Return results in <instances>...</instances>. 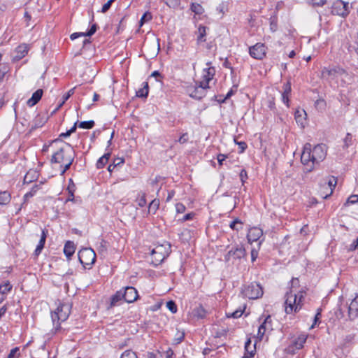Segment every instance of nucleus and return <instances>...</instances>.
Listing matches in <instances>:
<instances>
[{
  "label": "nucleus",
  "mask_w": 358,
  "mask_h": 358,
  "mask_svg": "<svg viewBox=\"0 0 358 358\" xmlns=\"http://www.w3.org/2000/svg\"><path fill=\"white\" fill-rule=\"evenodd\" d=\"M291 85L289 83H287L284 85L283 86V92L284 94H290V92H291Z\"/></svg>",
  "instance_id": "obj_53"
},
{
  "label": "nucleus",
  "mask_w": 358,
  "mask_h": 358,
  "mask_svg": "<svg viewBox=\"0 0 358 358\" xmlns=\"http://www.w3.org/2000/svg\"><path fill=\"white\" fill-rule=\"evenodd\" d=\"M188 141V135L187 133L185 134H183L180 137V138L178 139V142L180 143H185L186 142H187Z\"/></svg>",
  "instance_id": "obj_63"
},
{
  "label": "nucleus",
  "mask_w": 358,
  "mask_h": 358,
  "mask_svg": "<svg viewBox=\"0 0 358 358\" xmlns=\"http://www.w3.org/2000/svg\"><path fill=\"white\" fill-rule=\"evenodd\" d=\"M215 70L213 67L206 68L203 70V80L200 83H206L207 87L209 88V82L213 80Z\"/></svg>",
  "instance_id": "obj_19"
},
{
  "label": "nucleus",
  "mask_w": 358,
  "mask_h": 358,
  "mask_svg": "<svg viewBox=\"0 0 358 358\" xmlns=\"http://www.w3.org/2000/svg\"><path fill=\"white\" fill-rule=\"evenodd\" d=\"M352 135L348 133L344 139V143L346 148L349 147L352 144Z\"/></svg>",
  "instance_id": "obj_50"
},
{
  "label": "nucleus",
  "mask_w": 358,
  "mask_h": 358,
  "mask_svg": "<svg viewBox=\"0 0 358 358\" xmlns=\"http://www.w3.org/2000/svg\"><path fill=\"white\" fill-rule=\"evenodd\" d=\"M71 313V306L69 303L58 305L55 310L51 313V318L53 324L52 332L57 334L60 329V324L66 321Z\"/></svg>",
  "instance_id": "obj_4"
},
{
  "label": "nucleus",
  "mask_w": 358,
  "mask_h": 358,
  "mask_svg": "<svg viewBox=\"0 0 358 358\" xmlns=\"http://www.w3.org/2000/svg\"><path fill=\"white\" fill-rule=\"evenodd\" d=\"M194 216V213H189L186 214L180 220L181 222H186L187 220H192Z\"/></svg>",
  "instance_id": "obj_55"
},
{
  "label": "nucleus",
  "mask_w": 358,
  "mask_h": 358,
  "mask_svg": "<svg viewBox=\"0 0 358 358\" xmlns=\"http://www.w3.org/2000/svg\"><path fill=\"white\" fill-rule=\"evenodd\" d=\"M245 357L250 358L255 355V344L253 346V349H251V340L250 338L248 339L247 341L245 343Z\"/></svg>",
  "instance_id": "obj_28"
},
{
  "label": "nucleus",
  "mask_w": 358,
  "mask_h": 358,
  "mask_svg": "<svg viewBox=\"0 0 358 358\" xmlns=\"http://www.w3.org/2000/svg\"><path fill=\"white\" fill-rule=\"evenodd\" d=\"M124 301L127 303H132L138 298V292L133 287H127L122 290Z\"/></svg>",
  "instance_id": "obj_14"
},
{
  "label": "nucleus",
  "mask_w": 358,
  "mask_h": 358,
  "mask_svg": "<svg viewBox=\"0 0 358 358\" xmlns=\"http://www.w3.org/2000/svg\"><path fill=\"white\" fill-rule=\"evenodd\" d=\"M152 15L149 12L145 13L140 20V26L141 27L144 22L151 20Z\"/></svg>",
  "instance_id": "obj_42"
},
{
  "label": "nucleus",
  "mask_w": 358,
  "mask_h": 358,
  "mask_svg": "<svg viewBox=\"0 0 358 358\" xmlns=\"http://www.w3.org/2000/svg\"><path fill=\"white\" fill-rule=\"evenodd\" d=\"M43 248H44V245H43L42 244H38V245L36 246V248L34 252V255L36 257H38L40 255V253L41 252Z\"/></svg>",
  "instance_id": "obj_61"
},
{
  "label": "nucleus",
  "mask_w": 358,
  "mask_h": 358,
  "mask_svg": "<svg viewBox=\"0 0 358 358\" xmlns=\"http://www.w3.org/2000/svg\"><path fill=\"white\" fill-rule=\"evenodd\" d=\"M243 311L244 310L238 309L232 313H228L227 315L228 317L238 318L243 315Z\"/></svg>",
  "instance_id": "obj_40"
},
{
  "label": "nucleus",
  "mask_w": 358,
  "mask_h": 358,
  "mask_svg": "<svg viewBox=\"0 0 358 358\" xmlns=\"http://www.w3.org/2000/svg\"><path fill=\"white\" fill-rule=\"evenodd\" d=\"M313 5L322 6L326 3L327 0H310Z\"/></svg>",
  "instance_id": "obj_59"
},
{
  "label": "nucleus",
  "mask_w": 358,
  "mask_h": 358,
  "mask_svg": "<svg viewBox=\"0 0 358 358\" xmlns=\"http://www.w3.org/2000/svg\"><path fill=\"white\" fill-rule=\"evenodd\" d=\"M166 307L172 313H176L177 312V306L173 301H168L166 303Z\"/></svg>",
  "instance_id": "obj_43"
},
{
  "label": "nucleus",
  "mask_w": 358,
  "mask_h": 358,
  "mask_svg": "<svg viewBox=\"0 0 358 358\" xmlns=\"http://www.w3.org/2000/svg\"><path fill=\"white\" fill-rule=\"evenodd\" d=\"M43 94V91L41 89L37 90L33 93L31 97L27 101V104L29 107L35 106L41 99Z\"/></svg>",
  "instance_id": "obj_21"
},
{
  "label": "nucleus",
  "mask_w": 358,
  "mask_h": 358,
  "mask_svg": "<svg viewBox=\"0 0 358 358\" xmlns=\"http://www.w3.org/2000/svg\"><path fill=\"white\" fill-rule=\"evenodd\" d=\"M245 257V250L243 246L231 249L225 255V261L232 264H239Z\"/></svg>",
  "instance_id": "obj_7"
},
{
  "label": "nucleus",
  "mask_w": 358,
  "mask_h": 358,
  "mask_svg": "<svg viewBox=\"0 0 358 358\" xmlns=\"http://www.w3.org/2000/svg\"><path fill=\"white\" fill-rule=\"evenodd\" d=\"M306 116L307 114L304 110L298 109L295 111L294 117L296 122L301 127H305L307 123Z\"/></svg>",
  "instance_id": "obj_18"
},
{
  "label": "nucleus",
  "mask_w": 358,
  "mask_h": 358,
  "mask_svg": "<svg viewBox=\"0 0 358 358\" xmlns=\"http://www.w3.org/2000/svg\"><path fill=\"white\" fill-rule=\"evenodd\" d=\"M267 48L264 43H257L249 49L250 55L256 59H262L266 54Z\"/></svg>",
  "instance_id": "obj_12"
},
{
  "label": "nucleus",
  "mask_w": 358,
  "mask_h": 358,
  "mask_svg": "<svg viewBox=\"0 0 358 358\" xmlns=\"http://www.w3.org/2000/svg\"><path fill=\"white\" fill-rule=\"evenodd\" d=\"M111 152L108 151L106 154H104L102 157H101L97 162H96V168L102 169L108 162L109 158L110 157Z\"/></svg>",
  "instance_id": "obj_27"
},
{
  "label": "nucleus",
  "mask_w": 358,
  "mask_h": 358,
  "mask_svg": "<svg viewBox=\"0 0 358 358\" xmlns=\"http://www.w3.org/2000/svg\"><path fill=\"white\" fill-rule=\"evenodd\" d=\"M96 31V25L94 24H93L90 29L87 32L85 33V36H90L92 35H93Z\"/></svg>",
  "instance_id": "obj_58"
},
{
  "label": "nucleus",
  "mask_w": 358,
  "mask_h": 358,
  "mask_svg": "<svg viewBox=\"0 0 358 358\" xmlns=\"http://www.w3.org/2000/svg\"><path fill=\"white\" fill-rule=\"evenodd\" d=\"M78 259L85 268L91 267L96 260L95 252L90 248H83L78 252Z\"/></svg>",
  "instance_id": "obj_6"
},
{
  "label": "nucleus",
  "mask_w": 358,
  "mask_h": 358,
  "mask_svg": "<svg viewBox=\"0 0 358 358\" xmlns=\"http://www.w3.org/2000/svg\"><path fill=\"white\" fill-rule=\"evenodd\" d=\"M242 293L245 297L250 299H256L262 296L263 290L259 284L252 282L250 285L245 286L243 289Z\"/></svg>",
  "instance_id": "obj_9"
},
{
  "label": "nucleus",
  "mask_w": 358,
  "mask_h": 358,
  "mask_svg": "<svg viewBox=\"0 0 358 358\" xmlns=\"http://www.w3.org/2000/svg\"><path fill=\"white\" fill-rule=\"evenodd\" d=\"M80 36H85V33L84 32H76V33H73L71 35L70 38L71 40H75L77 38L80 37Z\"/></svg>",
  "instance_id": "obj_62"
},
{
  "label": "nucleus",
  "mask_w": 358,
  "mask_h": 358,
  "mask_svg": "<svg viewBox=\"0 0 358 358\" xmlns=\"http://www.w3.org/2000/svg\"><path fill=\"white\" fill-rule=\"evenodd\" d=\"M358 249V237L357 239L350 245V250H354Z\"/></svg>",
  "instance_id": "obj_64"
},
{
  "label": "nucleus",
  "mask_w": 358,
  "mask_h": 358,
  "mask_svg": "<svg viewBox=\"0 0 358 358\" xmlns=\"http://www.w3.org/2000/svg\"><path fill=\"white\" fill-rule=\"evenodd\" d=\"M74 159V152L69 144L60 147L52 157L51 162L59 164L63 168L62 174H64L71 166Z\"/></svg>",
  "instance_id": "obj_2"
},
{
  "label": "nucleus",
  "mask_w": 358,
  "mask_h": 358,
  "mask_svg": "<svg viewBox=\"0 0 358 358\" xmlns=\"http://www.w3.org/2000/svg\"><path fill=\"white\" fill-rule=\"evenodd\" d=\"M208 28L203 25H199L196 32L197 34V43H200L206 41V31Z\"/></svg>",
  "instance_id": "obj_24"
},
{
  "label": "nucleus",
  "mask_w": 358,
  "mask_h": 358,
  "mask_svg": "<svg viewBox=\"0 0 358 358\" xmlns=\"http://www.w3.org/2000/svg\"><path fill=\"white\" fill-rule=\"evenodd\" d=\"M94 126L93 120L84 121L79 123L78 127L82 129H92Z\"/></svg>",
  "instance_id": "obj_36"
},
{
  "label": "nucleus",
  "mask_w": 358,
  "mask_h": 358,
  "mask_svg": "<svg viewBox=\"0 0 358 358\" xmlns=\"http://www.w3.org/2000/svg\"><path fill=\"white\" fill-rule=\"evenodd\" d=\"M20 356V348L18 347H15L10 350L7 358H19Z\"/></svg>",
  "instance_id": "obj_37"
},
{
  "label": "nucleus",
  "mask_w": 358,
  "mask_h": 358,
  "mask_svg": "<svg viewBox=\"0 0 358 358\" xmlns=\"http://www.w3.org/2000/svg\"><path fill=\"white\" fill-rule=\"evenodd\" d=\"M76 87L71 88L66 94L63 96V100L59 105V108L62 107V105L74 94Z\"/></svg>",
  "instance_id": "obj_38"
},
{
  "label": "nucleus",
  "mask_w": 358,
  "mask_h": 358,
  "mask_svg": "<svg viewBox=\"0 0 358 358\" xmlns=\"http://www.w3.org/2000/svg\"><path fill=\"white\" fill-rule=\"evenodd\" d=\"M29 47L27 44H21L15 49V55L13 59L15 60H20L22 58L24 57L25 55L28 53Z\"/></svg>",
  "instance_id": "obj_20"
},
{
  "label": "nucleus",
  "mask_w": 358,
  "mask_h": 358,
  "mask_svg": "<svg viewBox=\"0 0 358 358\" xmlns=\"http://www.w3.org/2000/svg\"><path fill=\"white\" fill-rule=\"evenodd\" d=\"M169 7H176L180 4V0H164Z\"/></svg>",
  "instance_id": "obj_48"
},
{
  "label": "nucleus",
  "mask_w": 358,
  "mask_h": 358,
  "mask_svg": "<svg viewBox=\"0 0 358 358\" xmlns=\"http://www.w3.org/2000/svg\"><path fill=\"white\" fill-rule=\"evenodd\" d=\"M68 190L69 193V196L66 199V201H74V189H71L70 186L68 187Z\"/></svg>",
  "instance_id": "obj_51"
},
{
  "label": "nucleus",
  "mask_w": 358,
  "mask_h": 358,
  "mask_svg": "<svg viewBox=\"0 0 358 358\" xmlns=\"http://www.w3.org/2000/svg\"><path fill=\"white\" fill-rule=\"evenodd\" d=\"M149 87L148 83H143V87L136 92L138 97L146 98L148 95Z\"/></svg>",
  "instance_id": "obj_31"
},
{
  "label": "nucleus",
  "mask_w": 358,
  "mask_h": 358,
  "mask_svg": "<svg viewBox=\"0 0 358 358\" xmlns=\"http://www.w3.org/2000/svg\"><path fill=\"white\" fill-rule=\"evenodd\" d=\"M46 237H47V231L45 229H43V230H42V234H41L38 244H42L43 245H44L45 243Z\"/></svg>",
  "instance_id": "obj_52"
},
{
  "label": "nucleus",
  "mask_w": 358,
  "mask_h": 358,
  "mask_svg": "<svg viewBox=\"0 0 358 358\" xmlns=\"http://www.w3.org/2000/svg\"><path fill=\"white\" fill-rule=\"evenodd\" d=\"M263 235V231L262 229L254 227L249 229L247 234L248 242L252 243L257 241Z\"/></svg>",
  "instance_id": "obj_17"
},
{
  "label": "nucleus",
  "mask_w": 358,
  "mask_h": 358,
  "mask_svg": "<svg viewBox=\"0 0 358 358\" xmlns=\"http://www.w3.org/2000/svg\"><path fill=\"white\" fill-rule=\"evenodd\" d=\"M331 13L343 17H346L350 13L349 3L342 0L335 1L331 7Z\"/></svg>",
  "instance_id": "obj_11"
},
{
  "label": "nucleus",
  "mask_w": 358,
  "mask_h": 358,
  "mask_svg": "<svg viewBox=\"0 0 358 358\" xmlns=\"http://www.w3.org/2000/svg\"><path fill=\"white\" fill-rule=\"evenodd\" d=\"M186 207L184 204L181 203H178L176 204V210L178 213H182L185 211Z\"/></svg>",
  "instance_id": "obj_47"
},
{
  "label": "nucleus",
  "mask_w": 358,
  "mask_h": 358,
  "mask_svg": "<svg viewBox=\"0 0 358 358\" xmlns=\"http://www.w3.org/2000/svg\"><path fill=\"white\" fill-rule=\"evenodd\" d=\"M159 206V201L158 199H153L148 206V212L155 214Z\"/></svg>",
  "instance_id": "obj_32"
},
{
  "label": "nucleus",
  "mask_w": 358,
  "mask_h": 358,
  "mask_svg": "<svg viewBox=\"0 0 358 358\" xmlns=\"http://www.w3.org/2000/svg\"><path fill=\"white\" fill-rule=\"evenodd\" d=\"M285 311L287 314H292L299 312L304 300V293L299 291L296 293L292 289L285 296Z\"/></svg>",
  "instance_id": "obj_3"
},
{
  "label": "nucleus",
  "mask_w": 358,
  "mask_h": 358,
  "mask_svg": "<svg viewBox=\"0 0 358 358\" xmlns=\"http://www.w3.org/2000/svg\"><path fill=\"white\" fill-rule=\"evenodd\" d=\"M120 358H137V355L131 350H126L122 353Z\"/></svg>",
  "instance_id": "obj_44"
},
{
  "label": "nucleus",
  "mask_w": 358,
  "mask_h": 358,
  "mask_svg": "<svg viewBox=\"0 0 358 358\" xmlns=\"http://www.w3.org/2000/svg\"><path fill=\"white\" fill-rule=\"evenodd\" d=\"M44 121L42 120L40 115H38L35 120H34V126H33V128H38L42 127Z\"/></svg>",
  "instance_id": "obj_45"
},
{
  "label": "nucleus",
  "mask_w": 358,
  "mask_h": 358,
  "mask_svg": "<svg viewBox=\"0 0 358 358\" xmlns=\"http://www.w3.org/2000/svg\"><path fill=\"white\" fill-rule=\"evenodd\" d=\"M327 155L326 146L324 144H318L311 148L310 143H306L301 155V162L307 172L312 171L315 166L322 162Z\"/></svg>",
  "instance_id": "obj_1"
},
{
  "label": "nucleus",
  "mask_w": 358,
  "mask_h": 358,
  "mask_svg": "<svg viewBox=\"0 0 358 358\" xmlns=\"http://www.w3.org/2000/svg\"><path fill=\"white\" fill-rule=\"evenodd\" d=\"M271 317L268 315L265 318L264 322L259 326L258 329L257 338L261 340L266 332L271 331Z\"/></svg>",
  "instance_id": "obj_15"
},
{
  "label": "nucleus",
  "mask_w": 358,
  "mask_h": 358,
  "mask_svg": "<svg viewBox=\"0 0 358 358\" xmlns=\"http://www.w3.org/2000/svg\"><path fill=\"white\" fill-rule=\"evenodd\" d=\"M75 250L76 248L73 243L71 241H67L64 245V253L66 257L69 259L75 252Z\"/></svg>",
  "instance_id": "obj_25"
},
{
  "label": "nucleus",
  "mask_w": 358,
  "mask_h": 358,
  "mask_svg": "<svg viewBox=\"0 0 358 358\" xmlns=\"http://www.w3.org/2000/svg\"><path fill=\"white\" fill-rule=\"evenodd\" d=\"M124 300L122 290L117 291L110 298V306H116L120 304V302Z\"/></svg>",
  "instance_id": "obj_22"
},
{
  "label": "nucleus",
  "mask_w": 358,
  "mask_h": 358,
  "mask_svg": "<svg viewBox=\"0 0 358 358\" xmlns=\"http://www.w3.org/2000/svg\"><path fill=\"white\" fill-rule=\"evenodd\" d=\"M236 143L238 145V147L240 149L239 152L240 153L243 152L247 148V144L243 141L236 142Z\"/></svg>",
  "instance_id": "obj_57"
},
{
  "label": "nucleus",
  "mask_w": 358,
  "mask_h": 358,
  "mask_svg": "<svg viewBox=\"0 0 358 358\" xmlns=\"http://www.w3.org/2000/svg\"><path fill=\"white\" fill-rule=\"evenodd\" d=\"M308 338V334L301 333L296 336L292 337L291 343L286 348V352L289 354L294 355L296 350L303 348L304 343Z\"/></svg>",
  "instance_id": "obj_8"
},
{
  "label": "nucleus",
  "mask_w": 358,
  "mask_h": 358,
  "mask_svg": "<svg viewBox=\"0 0 358 358\" xmlns=\"http://www.w3.org/2000/svg\"><path fill=\"white\" fill-rule=\"evenodd\" d=\"M240 178H241V180L243 184L245 182V180L248 178L247 171L245 169L241 170V171L240 173Z\"/></svg>",
  "instance_id": "obj_54"
},
{
  "label": "nucleus",
  "mask_w": 358,
  "mask_h": 358,
  "mask_svg": "<svg viewBox=\"0 0 358 358\" xmlns=\"http://www.w3.org/2000/svg\"><path fill=\"white\" fill-rule=\"evenodd\" d=\"M146 195L145 193H143L142 194L139 195L138 199H137V203H138V205L140 206V207H143L146 205Z\"/></svg>",
  "instance_id": "obj_41"
},
{
  "label": "nucleus",
  "mask_w": 358,
  "mask_h": 358,
  "mask_svg": "<svg viewBox=\"0 0 358 358\" xmlns=\"http://www.w3.org/2000/svg\"><path fill=\"white\" fill-rule=\"evenodd\" d=\"M152 264L157 266L168 256V252L164 245H157L151 251Z\"/></svg>",
  "instance_id": "obj_10"
},
{
  "label": "nucleus",
  "mask_w": 358,
  "mask_h": 358,
  "mask_svg": "<svg viewBox=\"0 0 358 358\" xmlns=\"http://www.w3.org/2000/svg\"><path fill=\"white\" fill-rule=\"evenodd\" d=\"M229 227L233 230L239 231L243 228V223L238 218H236L230 223Z\"/></svg>",
  "instance_id": "obj_34"
},
{
  "label": "nucleus",
  "mask_w": 358,
  "mask_h": 358,
  "mask_svg": "<svg viewBox=\"0 0 358 358\" xmlns=\"http://www.w3.org/2000/svg\"><path fill=\"white\" fill-rule=\"evenodd\" d=\"M243 311L244 310L238 309L232 313H228L227 315L228 317L238 318L243 315Z\"/></svg>",
  "instance_id": "obj_39"
},
{
  "label": "nucleus",
  "mask_w": 358,
  "mask_h": 358,
  "mask_svg": "<svg viewBox=\"0 0 358 358\" xmlns=\"http://www.w3.org/2000/svg\"><path fill=\"white\" fill-rule=\"evenodd\" d=\"M192 314L194 317L202 319L206 316V312L202 306H199L193 310Z\"/></svg>",
  "instance_id": "obj_30"
},
{
  "label": "nucleus",
  "mask_w": 358,
  "mask_h": 358,
  "mask_svg": "<svg viewBox=\"0 0 358 358\" xmlns=\"http://www.w3.org/2000/svg\"><path fill=\"white\" fill-rule=\"evenodd\" d=\"M320 316H321V310L320 309H318L317 312V313H316V315L315 316L313 324L310 327V329H313L314 327V326L317 324V322H318Z\"/></svg>",
  "instance_id": "obj_56"
},
{
  "label": "nucleus",
  "mask_w": 358,
  "mask_h": 358,
  "mask_svg": "<svg viewBox=\"0 0 358 358\" xmlns=\"http://www.w3.org/2000/svg\"><path fill=\"white\" fill-rule=\"evenodd\" d=\"M358 202V195L352 194L347 200V203L355 204Z\"/></svg>",
  "instance_id": "obj_49"
},
{
  "label": "nucleus",
  "mask_w": 358,
  "mask_h": 358,
  "mask_svg": "<svg viewBox=\"0 0 358 358\" xmlns=\"http://www.w3.org/2000/svg\"><path fill=\"white\" fill-rule=\"evenodd\" d=\"M208 89L206 83H199L194 87L189 88V96L196 99H201L206 95V90Z\"/></svg>",
  "instance_id": "obj_13"
},
{
  "label": "nucleus",
  "mask_w": 358,
  "mask_h": 358,
  "mask_svg": "<svg viewBox=\"0 0 358 358\" xmlns=\"http://www.w3.org/2000/svg\"><path fill=\"white\" fill-rule=\"evenodd\" d=\"M348 317L353 320L358 317V295H357L348 306Z\"/></svg>",
  "instance_id": "obj_16"
},
{
  "label": "nucleus",
  "mask_w": 358,
  "mask_h": 358,
  "mask_svg": "<svg viewBox=\"0 0 358 358\" xmlns=\"http://www.w3.org/2000/svg\"><path fill=\"white\" fill-rule=\"evenodd\" d=\"M337 183V180L335 178L332 177L327 182H324V186L327 185L329 188V192H327L325 195L322 196L324 199H327L333 193L334 189L336 187Z\"/></svg>",
  "instance_id": "obj_26"
},
{
  "label": "nucleus",
  "mask_w": 358,
  "mask_h": 358,
  "mask_svg": "<svg viewBox=\"0 0 358 358\" xmlns=\"http://www.w3.org/2000/svg\"><path fill=\"white\" fill-rule=\"evenodd\" d=\"M115 1V0H108V1L105 4H103V6H102L101 12H102V13H106V12H107V11L110 9V6H111L112 3H113Z\"/></svg>",
  "instance_id": "obj_46"
},
{
  "label": "nucleus",
  "mask_w": 358,
  "mask_h": 358,
  "mask_svg": "<svg viewBox=\"0 0 358 358\" xmlns=\"http://www.w3.org/2000/svg\"><path fill=\"white\" fill-rule=\"evenodd\" d=\"M331 80H336L337 83L345 84L350 81V76L343 69L340 67L333 68L325 71Z\"/></svg>",
  "instance_id": "obj_5"
},
{
  "label": "nucleus",
  "mask_w": 358,
  "mask_h": 358,
  "mask_svg": "<svg viewBox=\"0 0 358 358\" xmlns=\"http://www.w3.org/2000/svg\"><path fill=\"white\" fill-rule=\"evenodd\" d=\"M38 177V173L35 169H30L24 176V182L31 183L34 180H36Z\"/></svg>",
  "instance_id": "obj_23"
},
{
  "label": "nucleus",
  "mask_w": 358,
  "mask_h": 358,
  "mask_svg": "<svg viewBox=\"0 0 358 358\" xmlns=\"http://www.w3.org/2000/svg\"><path fill=\"white\" fill-rule=\"evenodd\" d=\"M191 10L192 12H194V13H196L197 15H200V14L203 13V7L200 4L196 3H192Z\"/></svg>",
  "instance_id": "obj_35"
},
{
  "label": "nucleus",
  "mask_w": 358,
  "mask_h": 358,
  "mask_svg": "<svg viewBox=\"0 0 358 358\" xmlns=\"http://www.w3.org/2000/svg\"><path fill=\"white\" fill-rule=\"evenodd\" d=\"M12 289V285L10 284L8 281L4 282L3 284L0 285V292L1 294H7L10 292Z\"/></svg>",
  "instance_id": "obj_33"
},
{
  "label": "nucleus",
  "mask_w": 358,
  "mask_h": 358,
  "mask_svg": "<svg viewBox=\"0 0 358 358\" xmlns=\"http://www.w3.org/2000/svg\"><path fill=\"white\" fill-rule=\"evenodd\" d=\"M11 199L10 194L7 191L0 192V205H7Z\"/></svg>",
  "instance_id": "obj_29"
},
{
  "label": "nucleus",
  "mask_w": 358,
  "mask_h": 358,
  "mask_svg": "<svg viewBox=\"0 0 358 358\" xmlns=\"http://www.w3.org/2000/svg\"><path fill=\"white\" fill-rule=\"evenodd\" d=\"M227 155H223V154H219L217 156V159L218 161V163L220 165H222L223 164V162L227 158Z\"/></svg>",
  "instance_id": "obj_60"
}]
</instances>
